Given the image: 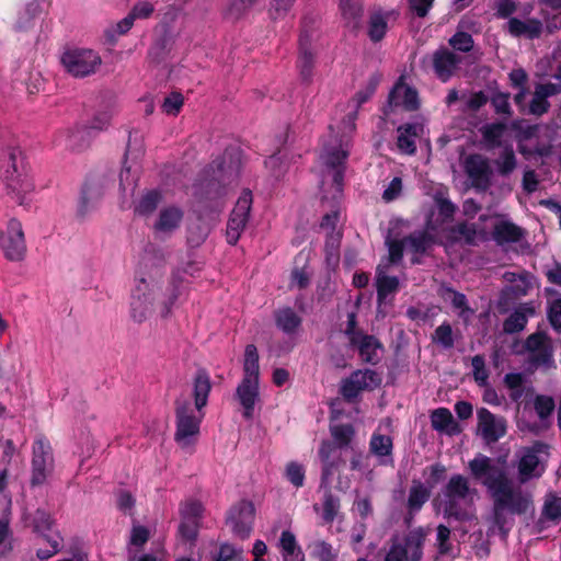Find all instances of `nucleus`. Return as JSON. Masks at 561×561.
I'll use <instances>...</instances> for the list:
<instances>
[{
    "label": "nucleus",
    "mask_w": 561,
    "mask_h": 561,
    "mask_svg": "<svg viewBox=\"0 0 561 561\" xmlns=\"http://www.w3.org/2000/svg\"><path fill=\"white\" fill-rule=\"evenodd\" d=\"M468 469L471 477L485 488L492 499L497 524L505 512L523 515L533 510L531 494L514 484L504 463L478 454L469 461Z\"/></svg>",
    "instance_id": "f257e3e1"
},
{
    "label": "nucleus",
    "mask_w": 561,
    "mask_h": 561,
    "mask_svg": "<svg viewBox=\"0 0 561 561\" xmlns=\"http://www.w3.org/2000/svg\"><path fill=\"white\" fill-rule=\"evenodd\" d=\"M0 179L7 194L20 205L34 191V182L24 164L22 151L14 144L0 148Z\"/></svg>",
    "instance_id": "f03ea898"
},
{
    "label": "nucleus",
    "mask_w": 561,
    "mask_h": 561,
    "mask_svg": "<svg viewBox=\"0 0 561 561\" xmlns=\"http://www.w3.org/2000/svg\"><path fill=\"white\" fill-rule=\"evenodd\" d=\"M476 495L477 490L470 488L468 478L451 476L444 489V516L459 522L476 519Z\"/></svg>",
    "instance_id": "7ed1b4c3"
},
{
    "label": "nucleus",
    "mask_w": 561,
    "mask_h": 561,
    "mask_svg": "<svg viewBox=\"0 0 561 561\" xmlns=\"http://www.w3.org/2000/svg\"><path fill=\"white\" fill-rule=\"evenodd\" d=\"M260 365L259 353L254 344H248L243 356V376L236 389V397L243 408L247 420L253 417L255 403L260 397Z\"/></svg>",
    "instance_id": "20e7f679"
},
{
    "label": "nucleus",
    "mask_w": 561,
    "mask_h": 561,
    "mask_svg": "<svg viewBox=\"0 0 561 561\" xmlns=\"http://www.w3.org/2000/svg\"><path fill=\"white\" fill-rule=\"evenodd\" d=\"M348 142L340 140L336 145H325L323 148L322 159L325 170L321 181V187L331 183V198L336 199L342 194L343 180L345 172V161L348 157Z\"/></svg>",
    "instance_id": "39448f33"
},
{
    "label": "nucleus",
    "mask_w": 561,
    "mask_h": 561,
    "mask_svg": "<svg viewBox=\"0 0 561 561\" xmlns=\"http://www.w3.org/2000/svg\"><path fill=\"white\" fill-rule=\"evenodd\" d=\"M204 412L197 411L186 399L175 401L174 439L182 449H191L197 442Z\"/></svg>",
    "instance_id": "423d86ee"
},
{
    "label": "nucleus",
    "mask_w": 561,
    "mask_h": 561,
    "mask_svg": "<svg viewBox=\"0 0 561 561\" xmlns=\"http://www.w3.org/2000/svg\"><path fill=\"white\" fill-rule=\"evenodd\" d=\"M430 527H414L404 534L402 540L393 539L385 561H421Z\"/></svg>",
    "instance_id": "0eeeda50"
},
{
    "label": "nucleus",
    "mask_w": 561,
    "mask_h": 561,
    "mask_svg": "<svg viewBox=\"0 0 561 561\" xmlns=\"http://www.w3.org/2000/svg\"><path fill=\"white\" fill-rule=\"evenodd\" d=\"M543 455H548V446L540 442L523 447L516 453V470L520 484L542 477L547 468Z\"/></svg>",
    "instance_id": "6e6552de"
},
{
    "label": "nucleus",
    "mask_w": 561,
    "mask_h": 561,
    "mask_svg": "<svg viewBox=\"0 0 561 561\" xmlns=\"http://www.w3.org/2000/svg\"><path fill=\"white\" fill-rule=\"evenodd\" d=\"M102 62L100 54L90 48H69L60 57L64 70L77 79L95 75L100 70Z\"/></svg>",
    "instance_id": "1a4fd4ad"
},
{
    "label": "nucleus",
    "mask_w": 561,
    "mask_h": 561,
    "mask_svg": "<svg viewBox=\"0 0 561 561\" xmlns=\"http://www.w3.org/2000/svg\"><path fill=\"white\" fill-rule=\"evenodd\" d=\"M381 376L373 369H357L343 379L340 386L341 396L347 401H354L360 392L373 391L381 385Z\"/></svg>",
    "instance_id": "9d476101"
},
{
    "label": "nucleus",
    "mask_w": 561,
    "mask_h": 561,
    "mask_svg": "<svg viewBox=\"0 0 561 561\" xmlns=\"http://www.w3.org/2000/svg\"><path fill=\"white\" fill-rule=\"evenodd\" d=\"M0 248L7 260L20 262L26 253V244L22 225L12 218L7 222L5 229L0 227Z\"/></svg>",
    "instance_id": "9b49d317"
},
{
    "label": "nucleus",
    "mask_w": 561,
    "mask_h": 561,
    "mask_svg": "<svg viewBox=\"0 0 561 561\" xmlns=\"http://www.w3.org/2000/svg\"><path fill=\"white\" fill-rule=\"evenodd\" d=\"M53 469L54 457L50 444L44 437H37L32 448L31 484L33 486L43 484Z\"/></svg>",
    "instance_id": "f8f14e48"
},
{
    "label": "nucleus",
    "mask_w": 561,
    "mask_h": 561,
    "mask_svg": "<svg viewBox=\"0 0 561 561\" xmlns=\"http://www.w3.org/2000/svg\"><path fill=\"white\" fill-rule=\"evenodd\" d=\"M252 193L243 191L239 196L227 222L226 239L231 245H234L244 231L252 206Z\"/></svg>",
    "instance_id": "ddd939ff"
},
{
    "label": "nucleus",
    "mask_w": 561,
    "mask_h": 561,
    "mask_svg": "<svg viewBox=\"0 0 561 561\" xmlns=\"http://www.w3.org/2000/svg\"><path fill=\"white\" fill-rule=\"evenodd\" d=\"M154 294L151 285L140 278L131 291L129 302V316L136 323L145 322L152 313Z\"/></svg>",
    "instance_id": "4468645a"
},
{
    "label": "nucleus",
    "mask_w": 561,
    "mask_h": 561,
    "mask_svg": "<svg viewBox=\"0 0 561 561\" xmlns=\"http://www.w3.org/2000/svg\"><path fill=\"white\" fill-rule=\"evenodd\" d=\"M179 512L181 517L180 536L187 541H194L201 527L204 505L197 500L190 499L180 504Z\"/></svg>",
    "instance_id": "2eb2a0df"
},
{
    "label": "nucleus",
    "mask_w": 561,
    "mask_h": 561,
    "mask_svg": "<svg viewBox=\"0 0 561 561\" xmlns=\"http://www.w3.org/2000/svg\"><path fill=\"white\" fill-rule=\"evenodd\" d=\"M462 167L474 188L486 191L491 186L493 172L488 158L479 153H471L463 159Z\"/></svg>",
    "instance_id": "dca6fc26"
},
{
    "label": "nucleus",
    "mask_w": 561,
    "mask_h": 561,
    "mask_svg": "<svg viewBox=\"0 0 561 561\" xmlns=\"http://www.w3.org/2000/svg\"><path fill=\"white\" fill-rule=\"evenodd\" d=\"M255 508L249 501H241L232 506L227 515V524L231 526L232 533L247 539L253 528Z\"/></svg>",
    "instance_id": "f3484780"
},
{
    "label": "nucleus",
    "mask_w": 561,
    "mask_h": 561,
    "mask_svg": "<svg viewBox=\"0 0 561 561\" xmlns=\"http://www.w3.org/2000/svg\"><path fill=\"white\" fill-rule=\"evenodd\" d=\"M506 286L501 291V302L508 304L511 300L518 299L528 295L531 285V275L526 271L519 273L505 272L502 275Z\"/></svg>",
    "instance_id": "a211bd4d"
},
{
    "label": "nucleus",
    "mask_w": 561,
    "mask_h": 561,
    "mask_svg": "<svg viewBox=\"0 0 561 561\" xmlns=\"http://www.w3.org/2000/svg\"><path fill=\"white\" fill-rule=\"evenodd\" d=\"M427 60L432 65L436 77L446 82L455 75L462 58L448 48L442 47L435 50ZM425 61L426 58L423 59V62Z\"/></svg>",
    "instance_id": "6ab92c4d"
},
{
    "label": "nucleus",
    "mask_w": 561,
    "mask_h": 561,
    "mask_svg": "<svg viewBox=\"0 0 561 561\" xmlns=\"http://www.w3.org/2000/svg\"><path fill=\"white\" fill-rule=\"evenodd\" d=\"M316 66V50L312 44V37L309 33L304 32L299 36V50L296 67L299 72L300 80L304 83H311Z\"/></svg>",
    "instance_id": "aec40b11"
},
{
    "label": "nucleus",
    "mask_w": 561,
    "mask_h": 561,
    "mask_svg": "<svg viewBox=\"0 0 561 561\" xmlns=\"http://www.w3.org/2000/svg\"><path fill=\"white\" fill-rule=\"evenodd\" d=\"M525 348L531 354L534 364L550 366L553 363V346L547 333L539 331L530 334L525 342Z\"/></svg>",
    "instance_id": "412c9836"
},
{
    "label": "nucleus",
    "mask_w": 561,
    "mask_h": 561,
    "mask_svg": "<svg viewBox=\"0 0 561 561\" xmlns=\"http://www.w3.org/2000/svg\"><path fill=\"white\" fill-rule=\"evenodd\" d=\"M478 430L488 444L495 443L506 434V420L482 408L478 411Z\"/></svg>",
    "instance_id": "4be33fe9"
},
{
    "label": "nucleus",
    "mask_w": 561,
    "mask_h": 561,
    "mask_svg": "<svg viewBox=\"0 0 561 561\" xmlns=\"http://www.w3.org/2000/svg\"><path fill=\"white\" fill-rule=\"evenodd\" d=\"M184 217L182 208L171 205L163 207L152 226V231L158 238L170 237L181 225Z\"/></svg>",
    "instance_id": "5701e85b"
},
{
    "label": "nucleus",
    "mask_w": 561,
    "mask_h": 561,
    "mask_svg": "<svg viewBox=\"0 0 561 561\" xmlns=\"http://www.w3.org/2000/svg\"><path fill=\"white\" fill-rule=\"evenodd\" d=\"M388 105L393 108L414 111L419 106L417 93L411 87L399 81L389 93Z\"/></svg>",
    "instance_id": "b1692460"
},
{
    "label": "nucleus",
    "mask_w": 561,
    "mask_h": 561,
    "mask_svg": "<svg viewBox=\"0 0 561 561\" xmlns=\"http://www.w3.org/2000/svg\"><path fill=\"white\" fill-rule=\"evenodd\" d=\"M351 345L358 350L359 357L363 362L373 365L379 362V351H381L382 344L374 335L365 333L357 334L355 337H352Z\"/></svg>",
    "instance_id": "393cba45"
},
{
    "label": "nucleus",
    "mask_w": 561,
    "mask_h": 561,
    "mask_svg": "<svg viewBox=\"0 0 561 561\" xmlns=\"http://www.w3.org/2000/svg\"><path fill=\"white\" fill-rule=\"evenodd\" d=\"M542 22L538 19H527L523 21L517 18H510L505 24V30L512 36H525L529 39L539 38L542 34Z\"/></svg>",
    "instance_id": "a878e982"
},
{
    "label": "nucleus",
    "mask_w": 561,
    "mask_h": 561,
    "mask_svg": "<svg viewBox=\"0 0 561 561\" xmlns=\"http://www.w3.org/2000/svg\"><path fill=\"white\" fill-rule=\"evenodd\" d=\"M65 147L71 151H81L88 148L93 138L89 126H75L61 135Z\"/></svg>",
    "instance_id": "bb28decb"
},
{
    "label": "nucleus",
    "mask_w": 561,
    "mask_h": 561,
    "mask_svg": "<svg viewBox=\"0 0 561 561\" xmlns=\"http://www.w3.org/2000/svg\"><path fill=\"white\" fill-rule=\"evenodd\" d=\"M211 387L209 374L205 369H198L193 379V407L197 411H202L207 405Z\"/></svg>",
    "instance_id": "cd10ccee"
},
{
    "label": "nucleus",
    "mask_w": 561,
    "mask_h": 561,
    "mask_svg": "<svg viewBox=\"0 0 561 561\" xmlns=\"http://www.w3.org/2000/svg\"><path fill=\"white\" fill-rule=\"evenodd\" d=\"M492 236L499 245H504L520 241L525 231L510 220H501L494 225Z\"/></svg>",
    "instance_id": "c85d7f7f"
},
{
    "label": "nucleus",
    "mask_w": 561,
    "mask_h": 561,
    "mask_svg": "<svg viewBox=\"0 0 561 561\" xmlns=\"http://www.w3.org/2000/svg\"><path fill=\"white\" fill-rule=\"evenodd\" d=\"M276 327L287 335L298 333L302 318L290 307L279 308L274 311Z\"/></svg>",
    "instance_id": "c756f323"
},
{
    "label": "nucleus",
    "mask_w": 561,
    "mask_h": 561,
    "mask_svg": "<svg viewBox=\"0 0 561 561\" xmlns=\"http://www.w3.org/2000/svg\"><path fill=\"white\" fill-rule=\"evenodd\" d=\"M431 425L436 432L450 436L460 433L459 424L447 408H438L431 413Z\"/></svg>",
    "instance_id": "7c9ffc66"
},
{
    "label": "nucleus",
    "mask_w": 561,
    "mask_h": 561,
    "mask_svg": "<svg viewBox=\"0 0 561 561\" xmlns=\"http://www.w3.org/2000/svg\"><path fill=\"white\" fill-rule=\"evenodd\" d=\"M393 442L388 435L375 432L369 442V451L379 459V463L387 465L392 460Z\"/></svg>",
    "instance_id": "2f4dec72"
},
{
    "label": "nucleus",
    "mask_w": 561,
    "mask_h": 561,
    "mask_svg": "<svg viewBox=\"0 0 561 561\" xmlns=\"http://www.w3.org/2000/svg\"><path fill=\"white\" fill-rule=\"evenodd\" d=\"M436 227L431 220L426 224V231H415L405 237L407 250L414 255L425 253L433 244V238L428 230H435Z\"/></svg>",
    "instance_id": "473e14b6"
},
{
    "label": "nucleus",
    "mask_w": 561,
    "mask_h": 561,
    "mask_svg": "<svg viewBox=\"0 0 561 561\" xmlns=\"http://www.w3.org/2000/svg\"><path fill=\"white\" fill-rule=\"evenodd\" d=\"M388 265L379 264L376 271V287L378 301L385 300L389 295L397 291L399 279L387 274Z\"/></svg>",
    "instance_id": "72a5a7b5"
},
{
    "label": "nucleus",
    "mask_w": 561,
    "mask_h": 561,
    "mask_svg": "<svg viewBox=\"0 0 561 561\" xmlns=\"http://www.w3.org/2000/svg\"><path fill=\"white\" fill-rule=\"evenodd\" d=\"M535 310L531 306L524 305L523 308L516 309L503 322V331L508 334L520 332L525 329L528 314H534Z\"/></svg>",
    "instance_id": "f704fd0d"
},
{
    "label": "nucleus",
    "mask_w": 561,
    "mask_h": 561,
    "mask_svg": "<svg viewBox=\"0 0 561 561\" xmlns=\"http://www.w3.org/2000/svg\"><path fill=\"white\" fill-rule=\"evenodd\" d=\"M421 127L417 124H405L398 128V147L402 152L408 154L415 152V139Z\"/></svg>",
    "instance_id": "c9c22d12"
},
{
    "label": "nucleus",
    "mask_w": 561,
    "mask_h": 561,
    "mask_svg": "<svg viewBox=\"0 0 561 561\" xmlns=\"http://www.w3.org/2000/svg\"><path fill=\"white\" fill-rule=\"evenodd\" d=\"M431 490L421 481L413 480L409 490L407 507L411 511H421L423 505L428 501Z\"/></svg>",
    "instance_id": "e433bc0d"
},
{
    "label": "nucleus",
    "mask_w": 561,
    "mask_h": 561,
    "mask_svg": "<svg viewBox=\"0 0 561 561\" xmlns=\"http://www.w3.org/2000/svg\"><path fill=\"white\" fill-rule=\"evenodd\" d=\"M494 165L502 176H507L514 172L517 167V159L512 146L502 148L499 157L494 160Z\"/></svg>",
    "instance_id": "4c0bfd02"
},
{
    "label": "nucleus",
    "mask_w": 561,
    "mask_h": 561,
    "mask_svg": "<svg viewBox=\"0 0 561 561\" xmlns=\"http://www.w3.org/2000/svg\"><path fill=\"white\" fill-rule=\"evenodd\" d=\"M162 201V194L157 190L146 192L135 207V213L140 216L151 215Z\"/></svg>",
    "instance_id": "58836bf2"
},
{
    "label": "nucleus",
    "mask_w": 561,
    "mask_h": 561,
    "mask_svg": "<svg viewBox=\"0 0 561 561\" xmlns=\"http://www.w3.org/2000/svg\"><path fill=\"white\" fill-rule=\"evenodd\" d=\"M340 9L347 25L357 28L363 13L362 5L352 0H340Z\"/></svg>",
    "instance_id": "ea45409f"
},
{
    "label": "nucleus",
    "mask_w": 561,
    "mask_h": 561,
    "mask_svg": "<svg viewBox=\"0 0 561 561\" xmlns=\"http://www.w3.org/2000/svg\"><path fill=\"white\" fill-rule=\"evenodd\" d=\"M330 432L339 448L348 447L355 435V430L351 424L334 425Z\"/></svg>",
    "instance_id": "a19ab883"
},
{
    "label": "nucleus",
    "mask_w": 561,
    "mask_h": 561,
    "mask_svg": "<svg viewBox=\"0 0 561 561\" xmlns=\"http://www.w3.org/2000/svg\"><path fill=\"white\" fill-rule=\"evenodd\" d=\"M542 517L553 523H558L561 519V497L552 493L546 495Z\"/></svg>",
    "instance_id": "79ce46f5"
},
{
    "label": "nucleus",
    "mask_w": 561,
    "mask_h": 561,
    "mask_svg": "<svg viewBox=\"0 0 561 561\" xmlns=\"http://www.w3.org/2000/svg\"><path fill=\"white\" fill-rule=\"evenodd\" d=\"M505 130V125L502 123L488 124L482 127L481 134L483 140L489 148H495L501 146V138Z\"/></svg>",
    "instance_id": "37998d69"
},
{
    "label": "nucleus",
    "mask_w": 561,
    "mask_h": 561,
    "mask_svg": "<svg viewBox=\"0 0 561 561\" xmlns=\"http://www.w3.org/2000/svg\"><path fill=\"white\" fill-rule=\"evenodd\" d=\"M285 478L297 489L305 483V466L297 461H289L285 467Z\"/></svg>",
    "instance_id": "c03bdc74"
},
{
    "label": "nucleus",
    "mask_w": 561,
    "mask_h": 561,
    "mask_svg": "<svg viewBox=\"0 0 561 561\" xmlns=\"http://www.w3.org/2000/svg\"><path fill=\"white\" fill-rule=\"evenodd\" d=\"M199 222L192 225L188 228L187 232V241L192 247L201 245L206 238L208 237L211 226L201 221V217L198 218Z\"/></svg>",
    "instance_id": "a18cd8bd"
},
{
    "label": "nucleus",
    "mask_w": 561,
    "mask_h": 561,
    "mask_svg": "<svg viewBox=\"0 0 561 561\" xmlns=\"http://www.w3.org/2000/svg\"><path fill=\"white\" fill-rule=\"evenodd\" d=\"M387 20L382 14H373L369 20L368 35L373 42H379L386 35Z\"/></svg>",
    "instance_id": "49530a36"
},
{
    "label": "nucleus",
    "mask_w": 561,
    "mask_h": 561,
    "mask_svg": "<svg viewBox=\"0 0 561 561\" xmlns=\"http://www.w3.org/2000/svg\"><path fill=\"white\" fill-rule=\"evenodd\" d=\"M386 245L388 247L389 254L387 257V262L383 264L388 265L389 267L391 264L400 263L403 257V251L407 250L405 239H387Z\"/></svg>",
    "instance_id": "de8ad7c7"
},
{
    "label": "nucleus",
    "mask_w": 561,
    "mask_h": 561,
    "mask_svg": "<svg viewBox=\"0 0 561 561\" xmlns=\"http://www.w3.org/2000/svg\"><path fill=\"white\" fill-rule=\"evenodd\" d=\"M433 342L439 344L444 348H451L455 343L451 325L447 322L438 325L434 331Z\"/></svg>",
    "instance_id": "09e8293b"
},
{
    "label": "nucleus",
    "mask_w": 561,
    "mask_h": 561,
    "mask_svg": "<svg viewBox=\"0 0 561 561\" xmlns=\"http://www.w3.org/2000/svg\"><path fill=\"white\" fill-rule=\"evenodd\" d=\"M323 511H322V518L325 523L330 524L332 523L340 510V500L334 496L331 492H327L324 494L323 499Z\"/></svg>",
    "instance_id": "8fccbe9b"
},
{
    "label": "nucleus",
    "mask_w": 561,
    "mask_h": 561,
    "mask_svg": "<svg viewBox=\"0 0 561 561\" xmlns=\"http://www.w3.org/2000/svg\"><path fill=\"white\" fill-rule=\"evenodd\" d=\"M474 381L480 387H486L489 380V371L485 368V360L482 355H476L471 359Z\"/></svg>",
    "instance_id": "3c124183"
},
{
    "label": "nucleus",
    "mask_w": 561,
    "mask_h": 561,
    "mask_svg": "<svg viewBox=\"0 0 561 561\" xmlns=\"http://www.w3.org/2000/svg\"><path fill=\"white\" fill-rule=\"evenodd\" d=\"M436 545L438 553L442 556L449 554L453 550V546L450 543V529L440 524L436 528Z\"/></svg>",
    "instance_id": "603ef678"
},
{
    "label": "nucleus",
    "mask_w": 561,
    "mask_h": 561,
    "mask_svg": "<svg viewBox=\"0 0 561 561\" xmlns=\"http://www.w3.org/2000/svg\"><path fill=\"white\" fill-rule=\"evenodd\" d=\"M535 410L541 420H545L551 415L554 410V400L552 397L538 394L535 398Z\"/></svg>",
    "instance_id": "864d4df0"
},
{
    "label": "nucleus",
    "mask_w": 561,
    "mask_h": 561,
    "mask_svg": "<svg viewBox=\"0 0 561 561\" xmlns=\"http://www.w3.org/2000/svg\"><path fill=\"white\" fill-rule=\"evenodd\" d=\"M279 547L284 554L295 556L301 553L300 547L297 543L295 535L289 530H284L280 535Z\"/></svg>",
    "instance_id": "5fc2aeb1"
},
{
    "label": "nucleus",
    "mask_w": 561,
    "mask_h": 561,
    "mask_svg": "<svg viewBox=\"0 0 561 561\" xmlns=\"http://www.w3.org/2000/svg\"><path fill=\"white\" fill-rule=\"evenodd\" d=\"M150 538V531L147 527L136 524H133L131 530H130V537H129V545L142 548L146 542Z\"/></svg>",
    "instance_id": "6e6d98bb"
},
{
    "label": "nucleus",
    "mask_w": 561,
    "mask_h": 561,
    "mask_svg": "<svg viewBox=\"0 0 561 561\" xmlns=\"http://www.w3.org/2000/svg\"><path fill=\"white\" fill-rule=\"evenodd\" d=\"M449 45L462 53H468L473 47V38L466 32H457L449 38Z\"/></svg>",
    "instance_id": "4d7b16f0"
},
{
    "label": "nucleus",
    "mask_w": 561,
    "mask_h": 561,
    "mask_svg": "<svg viewBox=\"0 0 561 561\" xmlns=\"http://www.w3.org/2000/svg\"><path fill=\"white\" fill-rule=\"evenodd\" d=\"M184 99L181 93L173 92L164 99L162 111L168 115H178L183 106Z\"/></svg>",
    "instance_id": "13d9d810"
},
{
    "label": "nucleus",
    "mask_w": 561,
    "mask_h": 561,
    "mask_svg": "<svg viewBox=\"0 0 561 561\" xmlns=\"http://www.w3.org/2000/svg\"><path fill=\"white\" fill-rule=\"evenodd\" d=\"M94 208L93 194L92 192L84 187L82 190L78 207H77V217L80 219H84L87 215Z\"/></svg>",
    "instance_id": "bf43d9fd"
},
{
    "label": "nucleus",
    "mask_w": 561,
    "mask_h": 561,
    "mask_svg": "<svg viewBox=\"0 0 561 561\" xmlns=\"http://www.w3.org/2000/svg\"><path fill=\"white\" fill-rule=\"evenodd\" d=\"M446 294L449 296L450 301L454 308L460 310V316L466 318V313H473V311L468 307L467 298L463 294L458 293L451 288H446Z\"/></svg>",
    "instance_id": "052dcab7"
},
{
    "label": "nucleus",
    "mask_w": 561,
    "mask_h": 561,
    "mask_svg": "<svg viewBox=\"0 0 561 561\" xmlns=\"http://www.w3.org/2000/svg\"><path fill=\"white\" fill-rule=\"evenodd\" d=\"M34 530L44 535L51 529L53 520L48 513L37 510L33 517Z\"/></svg>",
    "instance_id": "680f3d73"
},
{
    "label": "nucleus",
    "mask_w": 561,
    "mask_h": 561,
    "mask_svg": "<svg viewBox=\"0 0 561 561\" xmlns=\"http://www.w3.org/2000/svg\"><path fill=\"white\" fill-rule=\"evenodd\" d=\"M313 554L320 561H335L336 559L332 545L323 540L313 543Z\"/></svg>",
    "instance_id": "e2e57ef3"
},
{
    "label": "nucleus",
    "mask_w": 561,
    "mask_h": 561,
    "mask_svg": "<svg viewBox=\"0 0 561 561\" xmlns=\"http://www.w3.org/2000/svg\"><path fill=\"white\" fill-rule=\"evenodd\" d=\"M547 316L553 330L561 334V298L556 299L550 304Z\"/></svg>",
    "instance_id": "0e129e2a"
},
{
    "label": "nucleus",
    "mask_w": 561,
    "mask_h": 561,
    "mask_svg": "<svg viewBox=\"0 0 561 561\" xmlns=\"http://www.w3.org/2000/svg\"><path fill=\"white\" fill-rule=\"evenodd\" d=\"M116 497L118 510L124 514L133 515L136 501L131 493L126 490H121Z\"/></svg>",
    "instance_id": "69168bd1"
},
{
    "label": "nucleus",
    "mask_w": 561,
    "mask_h": 561,
    "mask_svg": "<svg viewBox=\"0 0 561 561\" xmlns=\"http://www.w3.org/2000/svg\"><path fill=\"white\" fill-rule=\"evenodd\" d=\"M550 103L539 91L536 89L533 100L529 105V111L534 115H542L548 112Z\"/></svg>",
    "instance_id": "338daca9"
},
{
    "label": "nucleus",
    "mask_w": 561,
    "mask_h": 561,
    "mask_svg": "<svg viewBox=\"0 0 561 561\" xmlns=\"http://www.w3.org/2000/svg\"><path fill=\"white\" fill-rule=\"evenodd\" d=\"M495 15L500 19H510L517 10V4L514 0H496Z\"/></svg>",
    "instance_id": "774afa93"
}]
</instances>
